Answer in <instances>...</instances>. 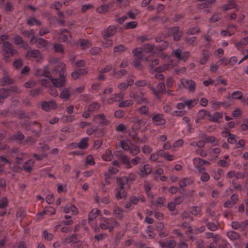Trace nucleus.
I'll use <instances>...</instances> for the list:
<instances>
[{
  "mask_svg": "<svg viewBox=\"0 0 248 248\" xmlns=\"http://www.w3.org/2000/svg\"><path fill=\"white\" fill-rule=\"evenodd\" d=\"M117 187L116 189V198L119 200L122 199L125 200L127 198V192L125 185L128 183V178L126 176L118 177L116 180Z\"/></svg>",
  "mask_w": 248,
  "mask_h": 248,
  "instance_id": "nucleus-1",
  "label": "nucleus"
},
{
  "mask_svg": "<svg viewBox=\"0 0 248 248\" xmlns=\"http://www.w3.org/2000/svg\"><path fill=\"white\" fill-rule=\"evenodd\" d=\"M1 54L3 59L6 62H11L10 58L14 56H18L19 53L17 50L14 48V46L10 42L6 41L3 43L2 46Z\"/></svg>",
  "mask_w": 248,
  "mask_h": 248,
  "instance_id": "nucleus-2",
  "label": "nucleus"
},
{
  "mask_svg": "<svg viewBox=\"0 0 248 248\" xmlns=\"http://www.w3.org/2000/svg\"><path fill=\"white\" fill-rule=\"evenodd\" d=\"M59 66L61 67L60 77L59 78H52L51 81L55 87L61 88L64 87L66 84V74L65 73L66 66L64 63H61Z\"/></svg>",
  "mask_w": 248,
  "mask_h": 248,
  "instance_id": "nucleus-3",
  "label": "nucleus"
},
{
  "mask_svg": "<svg viewBox=\"0 0 248 248\" xmlns=\"http://www.w3.org/2000/svg\"><path fill=\"white\" fill-rule=\"evenodd\" d=\"M58 105L54 101H43L41 104V108L46 111H48L52 109H55L57 108Z\"/></svg>",
  "mask_w": 248,
  "mask_h": 248,
  "instance_id": "nucleus-4",
  "label": "nucleus"
},
{
  "mask_svg": "<svg viewBox=\"0 0 248 248\" xmlns=\"http://www.w3.org/2000/svg\"><path fill=\"white\" fill-rule=\"evenodd\" d=\"M117 28L114 25H110L102 32V37L104 39H107L116 34Z\"/></svg>",
  "mask_w": 248,
  "mask_h": 248,
  "instance_id": "nucleus-5",
  "label": "nucleus"
},
{
  "mask_svg": "<svg viewBox=\"0 0 248 248\" xmlns=\"http://www.w3.org/2000/svg\"><path fill=\"white\" fill-rule=\"evenodd\" d=\"M149 88L158 99H160L161 98V96L159 94L160 93H166L165 84L162 82H160L157 85V91L152 86H150Z\"/></svg>",
  "mask_w": 248,
  "mask_h": 248,
  "instance_id": "nucleus-6",
  "label": "nucleus"
},
{
  "mask_svg": "<svg viewBox=\"0 0 248 248\" xmlns=\"http://www.w3.org/2000/svg\"><path fill=\"white\" fill-rule=\"evenodd\" d=\"M4 77L1 79V85L2 86L9 85L15 83L14 79L10 78L8 72L6 70L3 71Z\"/></svg>",
  "mask_w": 248,
  "mask_h": 248,
  "instance_id": "nucleus-7",
  "label": "nucleus"
},
{
  "mask_svg": "<svg viewBox=\"0 0 248 248\" xmlns=\"http://www.w3.org/2000/svg\"><path fill=\"white\" fill-rule=\"evenodd\" d=\"M181 81L185 88L187 89L189 92H195L196 84L194 81L189 79H182Z\"/></svg>",
  "mask_w": 248,
  "mask_h": 248,
  "instance_id": "nucleus-8",
  "label": "nucleus"
},
{
  "mask_svg": "<svg viewBox=\"0 0 248 248\" xmlns=\"http://www.w3.org/2000/svg\"><path fill=\"white\" fill-rule=\"evenodd\" d=\"M131 98L135 99L136 101L138 104H141L144 102H147V99L144 96V93L142 92L140 93L139 94H137L134 93H131L129 94Z\"/></svg>",
  "mask_w": 248,
  "mask_h": 248,
  "instance_id": "nucleus-9",
  "label": "nucleus"
},
{
  "mask_svg": "<svg viewBox=\"0 0 248 248\" xmlns=\"http://www.w3.org/2000/svg\"><path fill=\"white\" fill-rule=\"evenodd\" d=\"M93 120L94 122L104 125H108L110 123V122L106 119L105 116L102 113L95 115L93 118Z\"/></svg>",
  "mask_w": 248,
  "mask_h": 248,
  "instance_id": "nucleus-10",
  "label": "nucleus"
},
{
  "mask_svg": "<svg viewBox=\"0 0 248 248\" xmlns=\"http://www.w3.org/2000/svg\"><path fill=\"white\" fill-rule=\"evenodd\" d=\"M32 124L35 125L36 127L35 128H31V132L33 134L34 137H39L42 131V125L36 121L33 122Z\"/></svg>",
  "mask_w": 248,
  "mask_h": 248,
  "instance_id": "nucleus-11",
  "label": "nucleus"
},
{
  "mask_svg": "<svg viewBox=\"0 0 248 248\" xmlns=\"http://www.w3.org/2000/svg\"><path fill=\"white\" fill-rule=\"evenodd\" d=\"M87 72L85 68H78L72 73L71 76L74 79H77L81 76L86 74Z\"/></svg>",
  "mask_w": 248,
  "mask_h": 248,
  "instance_id": "nucleus-12",
  "label": "nucleus"
},
{
  "mask_svg": "<svg viewBox=\"0 0 248 248\" xmlns=\"http://www.w3.org/2000/svg\"><path fill=\"white\" fill-rule=\"evenodd\" d=\"M152 121L156 125H163L166 123V120L164 118V115L162 114H157L154 115L152 118Z\"/></svg>",
  "mask_w": 248,
  "mask_h": 248,
  "instance_id": "nucleus-13",
  "label": "nucleus"
},
{
  "mask_svg": "<svg viewBox=\"0 0 248 248\" xmlns=\"http://www.w3.org/2000/svg\"><path fill=\"white\" fill-rule=\"evenodd\" d=\"M170 31L173 34V39L175 41H178L180 40L182 36V33L180 31L179 26H175L171 28Z\"/></svg>",
  "mask_w": 248,
  "mask_h": 248,
  "instance_id": "nucleus-14",
  "label": "nucleus"
},
{
  "mask_svg": "<svg viewBox=\"0 0 248 248\" xmlns=\"http://www.w3.org/2000/svg\"><path fill=\"white\" fill-rule=\"evenodd\" d=\"M113 6V2H110L107 4H103L98 7L96 9V11L99 14H104L107 12Z\"/></svg>",
  "mask_w": 248,
  "mask_h": 248,
  "instance_id": "nucleus-15",
  "label": "nucleus"
},
{
  "mask_svg": "<svg viewBox=\"0 0 248 248\" xmlns=\"http://www.w3.org/2000/svg\"><path fill=\"white\" fill-rule=\"evenodd\" d=\"M208 116L209 117V121L216 123H219L218 119L223 117V114L218 112H216L213 114V115H211L210 113H208Z\"/></svg>",
  "mask_w": 248,
  "mask_h": 248,
  "instance_id": "nucleus-16",
  "label": "nucleus"
},
{
  "mask_svg": "<svg viewBox=\"0 0 248 248\" xmlns=\"http://www.w3.org/2000/svg\"><path fill=\"white\" fill-rule=\"evenodd\" d=\"M34 164V161L32 159H29L24 164L23 169L28 172H31L33 170V167Z\"/></svg>",
  "mask_w": 248,
  "mask_h": 248,
  "instance_id": "nucleus-17",
  "label": "nucleus"
},
{
  "mask_svg": "<svg viewBox=\"0 0 248 248\" xmlns=\"http://www.w3.org/2000/svg\"><path fill=\"white\" fill-rule=\"evenodd\" d=\"M152 169L150 166L148 164L145 165L143 168L140 170V175L141 177H145L151 173Z\"/></svg>",
  "mask_w": 248,
  "mask_h": 248,
  "instance_id": "nucleus-18",
  "label": "nucleus"
},
{
  "mask_svg": "<svg viewBox=\"0 0 248 248\" xmlns=\"http://www.w3.org/2000/svg\"><path fill=\"white\" fill-rule=\"evenodd\" d=\"M40 55V53L39 50L38 49H33L31 50H29L27 51L25 55V57L27 59H29L30 58H37Z\"/></svg>",
  "mask_w": 248,
  "mask_h": 248,
  "instance_id": "nucleus-19",
  "label": "nucleus"
},
{
  "mask_svg": "<svg viewBox=\"0 0 248 248\" xmlns=\"http://www.w3.org/2000/svg\"><path fill=\"white\" fill-rule=\"evenodd\" d=\"M108 224L107 225L108 226H111V225H115L116 226H119V223L113 218H104L103 222L101 223L100 224Z\"/></svg>",
  "mask_w": 248,
  "mask_h": 248,
  "instance_id": "nucleus-20",
  "label": "nucleus"
},
{
  "mask_svg": "<svg viewBox=\"0 0 248 248\" xmlns=\"http://www.w3.org/2000/svg\"><path fill=\"white\" fill-rule=\"evenodd\" d=\"M227 236L232 240H238L240 238V235L234 231H229L227 232Z\"/></svg>",
  "mask_w": 248,
  "mask_h": 248,
  "instance_id": "nucleus-21",
  "label": "nucleus"
},
{
  "mask_svg": "<svg viewBox=\"0 0 248 248\" xmlns=\"http://www.w3.org/2000/svg\"><path fill=\"white\" fill-rule=\"evenodd\" d=\"M193 180H192L189 178H185L183 179L182 180L180 181L179 182V186L181 188H183L187 186V185H190L193 184Z\"/></svg>",
  "mask_w": 248,
  "mask_h": 248,
  "instance_id": "nucleus-22",
  "label": "nucleus"
},
{
  "mask_svg": "<svg viewBox=\"0 0 248 248\" xmlns=\"http://www.w3.org/2000/svg\"><path fill=\"white\" fill-rule=\"evenodd\" d=\"M69 92L70 89L69 88H65L60 93V98L66 100L68 99L71 96V94Z\"/></svg>",
  "mask_w": 248,
  "mask_h": 248,
  "instance_id": "nucleus-23",
  "label": "nucleus"
},
{
  "mask_svg": "<svg viewBox=\"0 0 248 248\" xmlns=\"http://www.w3.org/2000/svg\"><path fill=\"white\" fill-rule=\"evenodd\" d=\"M115 216L117 218L121 219L124 217V211L118 206H115L114 208Z\"/></svg>",
  "mask_w": 248,
  "mask_h": 248,
  "instance_id": "nucleus-24",
  "label": "nucleus"
},
{
  "mask_svg": "<svg viewBox=\"0 0 248 248\" xmlns=\"http://www.w3.org/2000/svg\"><path fill=\"white\" fill-rule=\"evenodd\" d=\"M78 42L80 45L81 49L83 50L91 46L89 41L88 40L79 39Z\"/></svg>",
  "mask_w": 248,
  "mask_h": 248,
  "instance_id": "nucleus-25",
  "label": "nucleus"
},
{
  "mask_svg": "<svg viewBox=\"0 0 248 248\" xmlns=\"http://www.w3.org/2000/svg\"><path fill=\"white\" fill-rule=\"evenodd\" d=\"M203 1H205V2L199 5V8L200 9L210 7L211 4L216 1V0H203Z\"/></svg>",
  "mask_w": 248,
  "mask_h": 248,
  "instance_id": "nucleus-26",
  "label": "nucleus"
},
{
  "mask_svg": "<svg viewBox=\"0 0 248 248\" xmlns=\"http://www.w3.org/2000/svg\"><path fill=\"white\" fill-rule=\"evenodd\" d=\"M100 213V211L99 209H96L95 212H94V210H92L89 214L88 221L89 222L92 221L98 216Z\"/></svg>",
  "mask_w": 248,
  "mask_h": 248,
  "instance_id": "nucleus-27",
  "label": "nucleus"
},
{
  "mask_svg": "<svg viewBox=\"0 0 248 248\" xmlns=\"http://www.w3.org/2000/svg\"><path fill=\"white\" fill-rule=\"evenodd\" d=\"M143 49L142 48H136L133 50L134 56L136 57L135 59H142V52Z\"/></svg>",
  "mask_w": 248,
  "mask_h": 248,
  "instance_id": "nucleus-28",
  "label": "nucleus"
},
{
  "mask_svg": "<svg viewBox=\"0 0 248 248\" xmlns=\"http://www.w3.org/2000/svg\"><path fill=\"white\" fill-rule=\"evenodd\" d=\"M88 138H83L81 141L78 143V147L81 149H84L88 147Z\"/></svg>",
  "mask_w": 248,
  "mask_h": 248,
  "instance_id": "nucleus-29",
  "label": "nucleus"
},
{
  "mask_svg": "<svg viewBox=\"0 0 248 248\" xmlns=\"http://www.w3.org/2000/svg\"><path fill=\"white\" fill-rule=\"evenodd\" d=\"M144 121L142 119L135 120L132 126V129H140L142 125H144Z\"/></svg>",
  "mask_w": 248,
  "mask_h": 248,
  "instance_id": "nucleus-30",
  "label": "nucleus"
},
{
  "mask_svg": "<svg viewBox=\"0 0 248 248\" xmlns=\"http://www.w3.org/2000/svg\"><path fill=\"white\" fill-rule=\"evenodd\" d=\"M222 133L228 134L227 136L229 137V138H228L227 141L229 143L233 144L237 142L235 135L227 131H223Z\"/></svg>",
  "mask_w": 248,
  "mask_h": 248,
  "instance_id": "nucleus-31",
  "label": "nucleus"
},
{
  "mask_svg": "<svg viewBox=\"0 0 248 248\" xmlns=\"http://www.w3.org/2000/svg\"><path fill=\"white\" fill-rule=\"evenodd\" d=\"M209 58V53L206 50H203L202 52V57L201 59L200 62L201 64H204L208 60Z\"/></svg>",
  "mask_w": 248,
  "mask_h": 248,
  "instance_id": "nucleus-32",
  "label": "nucleus"
},
{
  "mask_svg": "<svg viewBox=\"0 0 248 248\" xmlns=\"http://www.w3.org/2000/svg\"><path fill=\"white\" fill-rule=\"evenodd\" d=\"M34 42L37 43L39 47H44L47 45V41L42 38H39L38 39H36V40Z\"/></svg>",
  "mask_w": 248,
  "mask_h": 248,
  "instance_id": "nucleus-33",
  "label": "nucleus"
},
{
  "mask_svg": "<svg viewBox=\"0 0 248 248\" xmlns=\"http://www.w3.org/2000/svg\"><path fill=\"white\" fill-rule=\"evenodd\" d=\"M155 46L151 44H146L143 46V51H144L146 53H149L153 51L154 49Z\"/></svg>",
  "mask_w": 248,
  "mask_h": 248,
  "instance_id": "nucleus-34",
  "label": "nucleus"
},
{
  "mask_svg": "<svg viewBox=\"0 0 248 248\" xmlns=\"http://www.w3.org/2000/svg\"><path fill=\"white\" fill-rule=\"evenodd\" d=\"M196 37L195 36L189 37L187 36L185 38L186 43L188 45L192 46H195L196 45Z\"/></svg>",
  "mask_w": 248,
  "mask_h": 248,
  "instance_id": "nucleus-35",
  "label": "nucleus"
},
{
  "mask_svg": "<svg viewBox=\"0 0 248 248\" xmlns=\"http://www.w3.org/2000/svg\"><path fill=\"white\" fill-rule=\"evenodd\" d=\"M94 135L97 138H101L105 135L104 128H96L94 132Z\"/></svg>",
  "mask_w": 248,
  "mask_h": 248,
  "instance_id": "nucleus-36",
  "label": "nucleus"
},
{
  "mask_svg": "<svg viewBox=\"0 0 248 248\" xmlns=\"http://www.w3.org/2000/svg\"><path fill=\"white\" fill-rule=\"evenodd\" d=\"M13 65L16 69H18L23 65V62L21 59H17L13 62Z\"/></svg>",
  "mask_w": 248,
  "mask_h": 248,
  "instance_id": "nucleus-37",
  "label": "nucleus"
},
{
  "mask_svg": "<svg viewBox=\"0 0 248 248\" xmlns=\"http://www.w3.org/2000/svg\"><path fill=\"white\" fill-rule=\"evenodd\" d=\"M100 108V105L98 103H93L90 104L88 108L89 111L93 112V111L99 109Z\"/></svg>",
  "mask_w": 248,
  "mask_h": 248,
  "instance_id": "nucleus-38",
  "label": "nucleus"
},
{
  "mask_svg": "<svg viewBox=\"0 0 248 248\" xmlns=\"http://www.w3.org/2000/svg\"><path fill=\"white\" fill-rule=\"evenodd\" d=\"M142 59H135L133 61V65L139 70H142L143 69V66L141 64V60Z\"/></svg>",
  "mask_w": 248,
  "mask_h": 248,
  "instance_id": "nucleus-39",
  "label": "nucleus"
},
{
  "mask_svg": "<svg viewBox=\"0 0 248 248\" xmlns=\"http://www.w3.org/2000/svg\"><path fill=\"white\" fill-rule=\"evenodd\" d=\"M54 50L55 52L61 53L63 54L64 52V47L62 44H54Z\"/></svg>",
  "mask_w": 248,
  "mask_h": 248,
  "instance_id": "nucleus-40",
  "label": "nucleus"
},
{
  "mask_svg": "<svg viewBox=\"0 0 248 248\" xmlns=\"http://www.w3.org/2000/svg\"><path fill=\"white\" fill-rule=\"evenodd\" d=\"M42 92V89L41 88L33 89L30 91V95L35 97L38 96Z\"/></svg>",
  "mask_w": 248,
  "mask_h": 248,
  "instance_id": "nucleus-41",
  "label": "nucleus"
},
{
  "mask_svg": "<svg viewBox=\"0 0 248 248\" xmlns=\"http://www.w3.org/2000/svg\"><path fill=\"white\" fill-rule=\"evenodd\" d=\"M243 96V94L240 91H235L232 93V97L233 99H242Z\"/></svg>",
  "mask_w": 248,
  "mask_h": 248,
  "instance_id": "nucleus-42",
  "label": "nucleus"
},
{
  "mask_svg": "<svg viewBox=\"0 0 248 248\" xmlns=\"http://www.w3.org/2000/svg\"><path fill=\"white\" fill-rule=\"evenodd\" d=\"M41 76L48 78L50 80L53 77L51 75L47 66H44V70L41 74Z\"/></svg>",
  "mask_w": 248,
  "mask_h": 248,
  "instance_id": "nucleus-43",
  "label": "nucleus"
},
{
  "mask_svg": "<svg viewBox=\"0 0 248 248\" xmlns=\"http://www.w3.org/2000/svg\"><path fill=\"white\" fill-rule=\"evenodd\" d=\"M126 49V47L124 46L123 45H119L114 47V52L115 53H121L124 52Z\"/></svg>",
  "mask_w": 248,
  "mask_h": 248,
  "instance_id": "nucleus-44",
  "label": "nucleus"
},
{
  "mask_svg": "<svg viewBox=\"0 0 248 248\" xmlns=\"http://www.w3.org/2000/svg\"><path fill=\"white\" fill-rule=\"evenodd\" d=\"M25 138V136L20 131H18L13 136L12 140H23Z\"/></svg>",
  "mask_w": 248,
  "mask_h": 248,
  "instance_id": "nucleus-45",
  "label": "nucleus"
},
{
  "mask_svg": "<svg viewBox=\"0 0 248 248\" xmlns=\"http://www.w3.org/2000/svg\"><path fill=\"white\" fill-rule=\"evenodd\" d=\"M14 43L16 45H23L24 41L21 36L16 35L14 37Z\"/></svg>",
  "mask_w": 248,
  "mask_h": 248,
  "instance_id": "nucleus-46",
  "label": "nucleus"
},
{
  "mask_svg": "<svg viewBox=\"0 0 248 248\" xmlns=\"http://www.w3.org/2000/svg\"><path fill=\"white\" fill-rule=\"evenodd\" d=\"M168 43L167 41H163V44L161 45H158L157 46L155 47L156 50L158 51V52L162 51L168 47Z\"/></svg>",
  "mask_w": 248,
  "mask_h": 248,
  "instance_id": "nucleus-47",
  "label": "nucleus"
},
{
  "mask_svg": "<svg viewBox=\"0 0 248 248\" xmlns=\"http://www.w3.org/2000/svg\"><path fill=\"white\" fill-rule=\"evenodd\" d=\"M8 205V202L7 198L6 197L2 198L0 200V208L4 209L6 208Z\"/></svg>",
  "mask_w": 248,
  "mask_h": 248,
  "instance_id": "nucleus-48",
  "label": "nucleus"
},
{
  "mask_svg": "<svg viewBox=\"0 0 248 248\" xmlns=\"http://www.w3.org/2000/svg\"><path fill=\"white\" fill-rule=\"evenodd\" d=\"M10 94L9 90L8 88H2L0 89V95L5 99L7 98Z\"/></svg>",
  "mask_w": 248,
  "mask_h": 248,
  "instance_id": "nucleus-49",
  "label": "nucleus"
},
{
  "mask_svg": "<svg viewBox=\"0 0 248 248\" xmlns=\"http://www.w3.org/2000/svg\"><path fill=\"white\" fill-rule=\"evenodd\" d=\"M133 104V101L131 100H127L121 102L119 104V107L121 108L128 107Z\"/></svg>",
  "mask_w": 248,
  "mask_h": 248,
  "instance_id": "nucleus-50",
  "label": "nucleus"
},
{
  "mask_svg": "<svg viewBox=\"0 0 248 248\" xmlns=\"http://www.w3.org/2000/svg\"><path fill=\"white\" fill-rule=\"evenodd\" d=\"M8 89L10 92L15 93L19 94L22 92L21 90H20L17 86H12Z\"/></svg>",
  "mask_w": 248,
  "mask_h": 248,
  "instance_id": "nucleus-51",
  "label": "nucleus"
},
{
  "mask_svg": "<svg viewBox=\"0 0 248 248\" xmlns=\"http://www.w3.org/2000/svg\"><path fill=\"white\" fill-rule=\"evenodd\" d=\"M208 113L209 112H207L206 110H205L204 109L201 110L198 114V117L197 118V120L204 119L206 115L208 116Z\"/></svg>",
  "mask_w": 248,
  "mask_h": 248,
  "instance_id": "nucleus-52",
  "label": "nucleus"
},
{
  "mask_svg": "<svg viewBox=\"0 0 248 248\" xmlns=\"http://www.w3.org/2000/svg\"><path fill=\"white\" fill-rule=\"evenodd\" d=\"M113 155L111 151H109L108 154H104L102 155L103 159L105 161H111L113 158Z\"/></svg>",
  "mask_w": 248,
  "mask_h": 248,
  "instance_id": "nucleus-53",
  "label": "nucleus"
},
{
  "mask_svg": "<svg viewBox=\"0 0 248 248\" xmlns=\"http://www.w3.org/2000/svg\"><path fill=\"white\" fill-rule=\"evenodd\" d=\"M6 163H8L9 165H11V162L7 159L6 158L0 156V168L2 167L5 165Z\"/></svg>",
  "mask_w": 248,
  "mask_h": 248,
  "instance_id": "nucleus-54",
  "label": "nucleus"
},
{
  "mask_svg": "<svg viewBox=\"0 0 248 248\" xmlns=\"http://www.w3.org/2000/svg\"><path fill=\"white\" fill-rule=\"evenodd\" d=\"M63 63L62 62H58V64L54 68L52 73L55 76H57L59 75V77H60V71H61V67L59 66L60 63Z\"/></svg>",
  "mask_w": 248,
  "mask_h": 248,
  "instance_id": "nucleus-55",
  "label": "nucleus"
},
{
  "mask_svg": "<svg viewBox=\"0 0 248 248\" xmlns=\"http://www.w3.org/2000/svg\"><path fill=\"white\" fill-rule=\"evenodd\" d=\"M208 229L211 231H216L218 229L217 225L214 222H210L208 223L207 226Z\"/></svg>",
  "mask_w": 248,
  "mask_h": 248,
  "instance_id": "nucleus-56",
  "label": "nucleus"
},
{
  "mask_svg": "<svg viewBox=\"0 0 248 248\" xmlns=\"http://www.w3.org/2000/svg\"><path fill=\"white\" fill-rule=\"evenodd\" d=\"M77 240V238L76 235L75 234L71 235L69 238H67L65 239V241L67 243H70L71 242L76 243Z\"/></svg>",
  "mask_w": 248,
  "mask_h": 248,
  "instance_id": "nucleus-57",
  "label": "nucleus"
},
{
  "mask_svg": "<svg viewBox=\"0 0 248 248\" xmlns=\"http://www.w3.org/2000/svg\"><path fill=\"white\" fill-rule=\"evenodd\" d=\"M86 163L89 165H93L95 164V161L92 155H88L86 157Z\"/></svg>",
  "mask_w": 248,
  "mask_h": 248,
  "instance_id": "nucleus-58",
  "label": "nucleus"
},
{
  "mask_svg": "<svg viewBox=\"0 0 248 248\" xmlns=\"http://www.w3.org/2000/svg\"><path fill=\"white\" fill-rule=\"evenodd\" d=\"M137 22L136 21H131L125 24L126 29H134L137 26Z\"/></svg>",
  "mask_w": 248,
  "mask_h": 248,
  "instance_id": "nucleus-59",
  "label": "nucleus"
},
{
  "mask_svg": "<svg viewBox=\"0 0 248 248\" xmlns=\"http://www.w3.org/2000/svg\"><path fill=\"white\" fill-rule=\"evenodd\" d=\"M148 140V138L146 136H143L142 138L137 137L135 141L137 143H145Z\"/></svg>",
  "mask_w": 248,
  "mask_h": 248,
  "instance_id": "nucleus-60",
  "label": "nucleus"
},
{
  "mask_svg": "<svg viewBox=\"0 0 248 248\" xmlns=\"http://www.w3.org/2000/svg\"><path fill=\"white\" fill-rule=\"evenodd\" d=\"M139 110L141 114L148 115L149 108L146 106H143L139 108Z\"/></svg>",
  "mask_w": 248,
  "mask_h": 248,
  "instance_id": "nucleus-61",
  "label": "nucleus"
},
{
  "mask_svg": "<svg viewBox=\"0 0 248 248\" xmlns=\"http://www.w3.org/2000/svg\"><path fill=\"white\" fill-rule=\"evenodd\" d=\"M130 152L133 155H137L140 152V147L138 146H135L133 148L130 149Z\"/></svg>",
  "mask_w": 248,
  "mask_h": 248,
  "instance_id": "nucleus-62",
  "label": "nucleus"
},
{
  "mask_svg": "<svg viewBox=\"0 0 248 248\" xmlns=\"http://www.w3.org/2000/svg\"><path fill=\"white\" fill-rule=\"evenodd\" d=\"M176 245V243L174 240H168L167 241V248H175Z\"/></svg>",
  "mask_w": 248,
  "mask_h": 248,
  "instance_id": "nucleus-63",
  "label": "nucleus"
},
{
  "mask_svg": "<svg viewBox=\"0 0 248 248\" xmlns=\"http://www.w3.org/2000/svg\"><path fill=\"white\" fill-rule=\"evenodd\" d=\"M121 147L125 151H128L130 150V146L124 140H121Z\"/></svg>",
  "mask_w": 248,
  "mask_h": 248,
  "instance_id": "nucleus-64",
  "label": "nucleus"
}]
</instances>
